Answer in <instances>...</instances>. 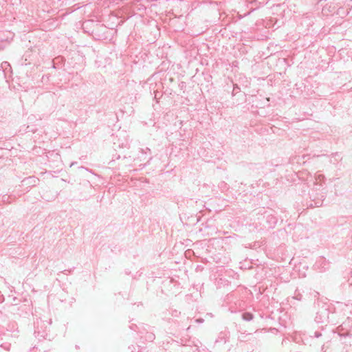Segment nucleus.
Returning <instances> with one entry per match:
<instances>
[{
	"mask_svg": "<svg viewBox=\"0 0 352 352\" xmlns=\"http://www.w3.org/2000/svg\"><path fill=\"white\" fill-rule=\"evenodd\" d=\"M339 335L341 338H344V339L346 338L347 337L349 338L350 340L344 341V342H348L350 345H352V324L350 329L344 332L339 333Z\"/></svg>",
	"mask_w": 352,
	"mask_h": 352,
	"instance_id": "nucleus-1",
	"label": "nucleus"
},
{
	"mask_svg": "<svg viewBox=\"0 0 352 352\" xmlns=\"http://www.w3.org/2000/svg\"><path fill=\"white\" fill-rule=\"evenodd\" d=\"M254 318L252 314L250 312H245L242 314V319L245 321H251Z\"/></svg>",
	"mask_w": 352,
	"mask_h": 352,
	"instance_id": "nucleus-2",
	"label": "nucleus"
},
{
	"mask_svg": "<svg viewBox=\"0 0 352 352\" xmlns=\"http://www.w3.org/2000/svg\"><path fill=\"white\" fill-rule=\"evenodd\" d=\"M9 198L10 197L6 195H3L2 196V201L6 202V203H10L11 201L9 200Z\"/></svg>",
	"mask_w": 352,
	"mask_h": 352,
	"instance_id": "nucleus-3",
	"label": "nucleus"
},
{
	"mask_svg": "<svg viewBox=\"0 0 352 352\" xmlns=\"http://www.w3.org/2000/svg\"><path fill=\"white\" fill-rule=\"evenodd\" d=\"M322 336L321 333L320 332H318V331H315L314 333V336L316 338H320V336Z\"/></svg>",
	"mask_w": 352,
	"mask_h": 352,
	"instance_id": "nucleus-4",
	"label": "nucleus"
},
{
	"mask_svg": "<svg viewBox=\"0 0 352 352\" xmlns=\"http://www.w3.org/2000/svg\"><path fill=\"white\" fill-rule=\"evenodd\" d=\"M294 298H296L298 300H300L302 299V295L300 294H298Z\"/></svg>",
	"mask_w": 352,
	"mask_h": 352,
	"instance_id": "nucleus-5",
	"label": "nucleus"
},
{
	"mask_svg": "<svg viewBox=\"0 0 352 352\" xmlns=\"http://www.w3.org/2000/svg\"><path fill=\"white\" fill-rule=\"evenodd\" d=\"M204 320L203 318H197L195 320V322L197 323H203Z\"/></svg>",
	"mask_w": 352,
	"mask_h": 352,
	"instance_id": "nucleus-6",
	"label": "nucleus"
},
{
	"mask_svg": "<svg viewBox=\"0 0 352 352\" xmlns=\"http://www.w3.org/2000/svg\"><path fill=\"white\" fill-rule=\"evenodd\" d=\"M237 89H239V87L236 86V87H234V90H237Z\"/></svg>",
	"mask_w": 352,
	"mask_h": 352,
	"instance_id": "nucleus-7",
	"label": "nucleus"
},
{
	"mask_svg": "<svg viewBox=\"0 0 352 352\" xmlns=\"http://www.w3.org/2000/svg\"><path fill=\"white\" fill-rule=\"evenodd\" d=\"M237 89H239V87L236 86V87H234V90H237Z\"/></svg>",
	"mask_w": 352,
	"mask_h": 352,
	"instance_id": "nucleus-8",
	"label": "nucleus"
},
{
	"mask_svg": "<svg viewBox=\"0 0 352 352\" xmlns=\"http://www.w3.org/2000/svg\"><path fill=\"white\" fill-rule=\"evenodd\" d=\"M155 99L156 100L157 102H158V101L157 100V96H155Z\"/></svg>",
	"mask_w": 352,
	"mask_h": 352,
	"instance_id": "nucleus-9",
	"label": "nucleus"
}]
</instances>
